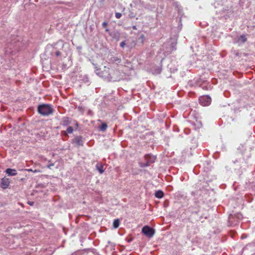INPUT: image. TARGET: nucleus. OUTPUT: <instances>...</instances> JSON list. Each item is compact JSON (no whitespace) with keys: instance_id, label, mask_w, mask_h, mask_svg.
Masks as SVG:
<instances>
[{"instance_id":"1","label":"nucleus","mask_w":255,"mask_h":255,"mask_svg":"<svg viewBox=\"0 0 255 255\" xmlns=\"http://www.w3.org/2000/svg\"><path fill=\"white\" fill-rule=\"evenodd\" d=\"M65 43L62 40H59L53 45V46H50L52 49V54H54L56 57H59L64 50Z\"/></svg>"},{"instance_id":"2","label":"nucleus","mask_w":255,"mask_h":255,"mask_svg":"<svg viewBox=\"0 0 255 255\" xmlns=\"http://www.w3.org/2000/svg\"><path fill=\"white\" fill-rule=\"evenodd\" d=\"M38 112L41 115L47 116L53 112V109L50 105L42 104L38 107Z\"/></svg>"},{"instance_id":"3","label":"nucleus","mask_w":255,"mask_h":255,"mask_svg":"<svg viewBox=\"0 0 255 255\" xmlns=\"http://www.w3.org/2000/svg\"><path fill=\"white\" fill-rule=\"evenodd\" d=\"M96 74L100 77H101L103 79L109 81L111 68H110L107 66H105L102 71H99V69L97 67H95Z\"/></svg>"},{"instance_id":"4","label":"nucleus","mask_w":255,"mask_h":255,"mask_svg":"<svg viewBox=\"0 0 255 255\" xmlns=\"http://www.w3.org/2000/svg\"><path fill=\"white\" fill-rule=\"evenodd\" d=\"M146 162H139V166L141 167H145L149 166L151 163L155 162L156 156L152 154H146L144 156Z\"/></svg>"},{"instance_id":"5","label":"nucleus","mask_w":255,"mask_h":255,"mask_svg":"<svg viewBox=\"0 0 255 255\" xmlns=\"http://www.w3.org/2000/svg\"><path fill=\"white\" fill-rule=\"evenodd\" d=\"M122 78L119 71L111 68L109 81L115 82L120 81Z\"/></svg>"},{"instance_id":"6","label":"nucleus","mask_w":255,"mask_h":255,"mask_svg":"<svg viewBox=\"0 0 255 255\" xmlns=\"http://www.w3.org/2000/svg\"><path fill=\"white\" fill-rule=\"evenodd\" d=\"M142 232L146 237L151 238L154 235L155 231L150 227L145 226L142 228Z\"/></svg>"},{"instance_id":"7","label":"nucleus","mask_w":255,"mask_h":255,"mask_svg":"<svg viewBox=\"0 0 255 255\" xmlns=\"http://www.w3.org/2000/svg\"><path fill=\"white\" fill-rule=\"evenodd\" d=\"M199 101L201 105L207 106L210 104L211 99L209 96H204L200 97Z\"/></svg>"},{"instance_id":"8","label":"nucleus","mask_w":255,"mask_h":255,"mask_svg":"<svg viewBox=\"0 0 255 255\" xmlns=\"http://www.w3.org/2000/svg\"><path fill=\"white\" fill-rule=\"evenodd\" d=\"M73 142L77 146H83V145L82 137L80 136L75 137L73 139Z\"/></svg>"},{"instance_id":"9","label":"nucleus","mask_w":255,"mask_h":255,"mask_svg":"<svg viewBox=\"0 0 255 255\" xmlns=\"http://www.w3.org/2000/svg\"><path fill=\"white\" fill-rule=\"evenodd\" d=\"M9 181L8 178H3L1 180V187L3 189H6L9 185Z\"/></svg>"},{"instance_id":"10","label":"nucleus","mask_w":255,"mask_h":255,"mask_svg":"<svg viewBox=\"0 0 255 255\" xmlns=\"http://www.w3.org/2000/svg\"><path fill=\"white\" fill-rule=\"evenodd\" d=\"M5 172L8 176H15L17 174V171L14 169L7 168Z\"/></svg>"},{"instance_id":"11","label":"nucleus","mask_w":255,"mask_h":255,"mask_svg":"<svg viewBox=\"0 0 255 255\" xmlns=\"http://www.w3.org/2000/svg\"><path fill=\"white\" fill-rule=\"evenodd\" d=\"M71 124V119L68 117H64L61 121V124L63 126H68Z\"/></svg>"},{"instance_id":"12","label":"nucleus","mask_w":255,"mask_h":255,"mask_svg":"<svg viewBox=\"0 0 255 255\" xmlns=\"http://www.w3.org/2000/svg\"><path fill=\"white\" fill-rule=\"evenodd\" d=\"M110 62L118 65L121 62V59L117 56H114L111 58Z\"/></svg>"},{"instance_id":"13","label":"nucleus","mask_w":255,"mask_h":255,"mask_svg":"<svg viewBox=\"0 0 255 255\" xmlns=\"http://www.w3.org/2000/svg\"><path fill=\"white\" fill-rule=\"evenodd\" d=\"M109 35L112 36L113 38L116 39L118 40L120 36V34L118 31H113L111 32H109Z\"/></svg>"},{"instance_id":"14","label":"nucleus","mask_w":255,"mask_h":255,"mask_svg":"<svg viewBox=\"0 0 255 255\" xmlns=\"http://www.w3.org/2000/svg\"><path fill=\"white\" fill-rule=\"evenodd\" d=\"M247 41V38L245 35H242L238 37L237 42L244 43Z\"/></svg>"},{"instance_id":"15","label":"nucleus","mask_w":255,"mask_h":255,"mask_svg":"<svg viewBox=\"0 0 255 255\" xmlns=\"http://www.w3.org/2000/svg\"><path fill=\"white\" fill-rule=\"evenodd\" d=\"M136 45V42L134 40L131 41H128L127 42V46L129 49L133 48Z\"/></svg>"},{"instance_id":"16","label":"nucleus","mask_w":255,"mask_h":255,"mask_svg":"<svg viewBox=\"0 0 255 255\" xmlns=\"http://www.w3.org/2000/svg\"><path fill=\"white\" fill-rule=\"evenodd\" d=\"M164 196V193L161 190H158L155 193V196L158 198L161 199Z\"/></svg>"},{"instance_id":"17","label":"nucleus","mask_w":255,"mask_h":255,"mask_svg":"<svg viewBox=\"0 0 255 255\" xmlns=\"http://www.w3.org/2000/svg\"><path fill=\"white\" fill-rule=\"evenodd\" d=\"M97 169L99 171V172L102 174L104 172V170L103 169V166L102 165L97 164L96 165Z\"/></svg>"},{"instance_id":"18","label":"nucleus","mask_w":255,"mask_h":255,"mask_svg":"<svg viewBox=\"0 0 255 255\" xmlns=\"http://www.w3.org/2000/svg\"><path fill=\"white\" fill-rule=\"evenodd\" d=\"M107 128V125L106 123H102L99 128V130L102 131H105Z\"/></svg>"},{"instance_id":"19","label":"nucleus","mask_w":255,"mask_h":255,"mask_svg":"<svg viewBox=\"0 0 255 255\" xmlns=\"http://www.w3.org/2000/svg\"><path fill=\"white\" fill-rule=\"evenodd\" d=\"M120 225V221L119 219H115L113 222V227L114 228H117Z\"/></svg>"},{"instance_id":"20","label":"nucleus","mask_w":255,"mask_h":255,"mask_svg":"<svg viewBox=\"0 0 255 255\" xmlns=\"http://www.w3.org/2000/svg\"><path fill=\"white\" fill-rule=\"evenodd\" d=\"M13 52H14V51L11 50V47H7L5 49V53L6 54H12Z\"/></svg>"},{"instance_id":"21","label":"nucleus","mask_w":255,"mask_h":255,"mask_svg":"<svg viewBox=\"0 0 255 255\" xmlns=\"http://www.w3.org/2000/svg\"><path fill=\"white\" fill-rule=\"evenodd\" d=\"M161 71V68L160 67H158L153 72L154 74H159Z\"/></svg>"},{"instance_id":"22","label":"nucleus","mask_w":255,"mask_h":255,"mask_svg":"<svg viewBox=\"0 0 255 255\" xmlns=\"http://www.w3.org/2000/svg\"><path fill=\"white\" fill-rule=\"evenodd\" d=\"M73 132V128L72 127H69L67 128L66 132L67 133H72Z\"/></svg>"},{"instance_id":"23","label":"nucleus","mask_w":255,"mask_h":255,"mask_svg":"<svg viewBox=\"0 0 255 255\" xmlns=\"http://www.w3.org/2000/svg\"><path fill=\"white\" fill-rule=\"evenodd\" d=\"M235 216H236L239 220H241L243 218L242 215L240 213L235 215Z\"/></svg>"},{"instance_id":"24","label":"nucleus","mask_w":255,"mask_h":255,"mask_svg":"<svg viewBox=\"0 0 255 255\" xmlns=\"http://www.w3.org/2000/svg\"><path fill=\"white\" fill-rule=\"evenodd\" d=\"M115 16L117 18L119 19L122 16V14L120 12H116L115 14Z\"/></svg>"},{"instance_id":"25","label":"nucleus","mask_w":255,"mask_h":255,"mask_svg":"<svg viewBox=\"0 0 255 255\" xmlns=\"http://www.w3.org/2000/svg\"><path fill=\"white\" fill-rule=\"evenodd\" d=\"M138 39L141 40V43H143L144 40V35L143 34L140 35L138 38Z\"/></svg>"},{"instance_id":"26","label":"nucleus","mask_w":255,"mask_h":255,"mask_svg":"<svg viewBox=\"0 0 255 255\" xmlns=\"http://www.w3.org/2000/svg\"><path fill=\"white\" fill-rule=\"evenodd\" d=\"M126 45H127L126 41H123L120 43V46L122 48H124Z\"/></svg>"},{"instance_id":"27","label":"nucleus","mask_w":255,"mask_h":255,"mask_svg":"<svg viewBox=\"0 0 255 255\" xmlns=\"http://www.w3.org/2000/svg\"><path fill=\"white\" fill-rule=\"evenodd\" d=\"M108 23L106 21H104L102 23V26L103 28H107Z\"/></svg>"},{"instance_id":"28","label":"nucleus","mask_w":255,"mask_h":255,"mask_svg":"<svg viewBox=\"0 0 255 255\" xmlns=\"http://www.w3.org/2000/svg\"><path fill=\"white\" fill-rule=\"evenodd\" d=\"M54 165V164L53 163H51V164H49L48 165H47V167L48 168H51L52 166H53Z\"/></svg>"},{"instance_id":"29","label":"nucleus","mask_w":255,"mask_h":255,"mask_svg":"<svg viewBox=\"0 0 255 255\" xmlns=\"http://www.w3.org/2000/svg\"><path fill=\"white\" fill-rule=\"evenodd\" d=\"M241 159H240L239 161V160H235V161H233V162H234V163H237V162H241Z\"/></svg>"},{"instance_id":"30","label":"nucleus","mask_w":255,"mask_h":255,"mask_svg":"<svg viewBox=\"0 0 255 255\" xmlns=\"http://www.w3.org/2000/svg\"><path fill=\"white\" fill-rule=\"evenodd\" d=\"M143 7V3H141V4H140L139 5V9H140V8H141V9H142Z\"/></svg>"},{"instance_id":"31","label":"nucleus","mask_w":255,"mask_h":255,"mask_svg":"<svg viewBox=\"0 0 255 255\" xmlns=\"http://www.w3.org/2000/svg\"><path fill=\"white\" fill-rule=\"evenodd\" d=\"M28 204L29 205H30L32 206V205H33L34 203H33V202H28Z\"/></svg>"},{"instance_id":"32","label":"nucleus","mask_w":255,"mask_h":255,"mask_svg":"<svg viewBox=\"0 0 255 255\" xmlns=\"http://www.w3.org/2000/svg\"><path fill=\"white\" fill-rule=\"evenodd\" d=\"M233 217H233V216L232 215H230L229 216V219L230 220H231V219H232V218H233Z\"/></svg>"},{"instance_id":"33","label":"nucleus","mask_w":255,"mask_h":255,"mask_svg":"<svg viewBox=\"0 0 255 255\" xmlns=\"http://www.w3.org/2000/svg\"><path fill=\"white\" fill-rule=\"evenodd\" d=\"M106 32H108L109 33V32H110L109 31V29L108 28H106Z\"/></svg>"},{"instance_id":"34","label":"nucleus","mask_w":255,"mask_h":255,"mask_svg":"<svg viewBox=\"0 0 255 255\" xmlns=\"http://www.w3.org/2000/svg\"><path fill=\"white\" fill-rule=\"evenodd\" d=\"M75 125H76V127H78V123L77 122H76V123H75Z\"/></svg>"},{"instance_id":"35","label":"nucleus","mask_w":255,"mask_h":255,"mask_svg":"<svg viewBox=\"0 0 255 255\" xmlns=\"http://www.w3.org/2000/svg\"><path fill=\"white\" fill-rule=\"evenodd\" d=\"M132 28H133V29H136V27H135V26H133Z\"/></svg>"}]
</instances>
